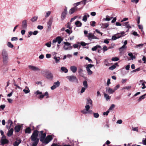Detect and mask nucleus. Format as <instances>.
Segmentation results:
<instances>
[{
    "label": "nucleus",
    "instance_id": "52",
    "mask_svg": "<svg viewBox=\"0 0 146 146\" xmlns=\"http://www.w3.org/2000/svg\"><path fill=\"white\" fill-rule=\"evenodd\" d=\"M93 66L94 65L92 64H89L87 66L86 68H89V69H90V68H92Z\"/></svg>",
    "mask_w": 146,
    "mask_h": 146
},
{
    "label": "nucleus",
    "instance_id": "14",
    "mask_svg": "<svg viewBox=\"0 0 146 146\" xmlns=\"http://www.w3.org/2000/svg\"><path fill=\"white\" fill-rule=\"evenodd\" d=\"M27 26V21L26 20H25L22 22V28L24 29H26Z\"/></svg>",
    "mask_w": 146,
    "mask_h": 146
},
{
    "label": "nucleus",
    "instance_id": "39",
    "mask_svg": "<svg viewBox=\"0 0 146 146\" xmlns=\"http://www.w3.org/2000/svg\"><path fill=\"white\" fill-rule=\"evenodd\" d=\"M119 38H120V37L117 36L115 35H114L112 36V39L113 40H115Z\"/></svg>",
    "mask_w": 146,
    "mask_h": 146
},
{
    "label": "nucleus",
    "instance_id": "62",
    "mask_svg": "<svg viewBox=\"0 0 146 146\" xmlns=\"http://www.w3.org/2000/svg\"><path fill=\"white\" fill-rule=\"evenodd\" d=\"M142 142L143 145H146V138L145 139H143Z\"/></svg>",
    "mask_w": 146,
    "mask_h": 146
},
{
    "label": "nucleus",
    "instance_id": "26",
    "mask_svg": "<svg viewBox=\"0 0 146 146\" xmlns=\"http://www.w3.org/2000/svg\"><path fill=\"white\" fill-rule=\"evenodd\" d=\"M129 23V22H127L125 23H124L123 25H125L126 26V27L128 28V30L130 28H131V27L129 25H128V24Z\"/></svg>",
    "mask_w": 146,
    "mask_h": 146
},
{
    "label": "nucleus",
    "instance_id": "63",
    "mask_svg": "<svg viewBox=\"0 0 146 146\" xmlns=\"http://www.w3.org/2000/svg\"><path fill=\"white\" fill-rule=\"evenodd\" d=\"M65 31L66 33H67L69 34H70L72 32V31L70 32V30L68 29H67Z\"/></svg>",
    "mask_w": 146,
    "mask_h": 146
},
{
    "label": "nucleus",
    "instance_id": "27",
    "mask_svg": "<svg viewBox=\"0 0 146 146\" xmlns=\"http://www.w3.org/2000/svg\"><path fill=\"white\" fill-rule=\"evenodd\" d=\"M145 96H146V94L140 96L139 98L138 99V102H140L142 99H144L145 98Z\"/></svg>",
    "mask_w": 146,
    "mask_h": 146
},
{
    "label": "nucleus",
    "instance_id": "20",
    "mask_svg": "<svg viewBox=\"0 0 146 146\" xmlns=\"http://www.w3.org/2000/svg\"><path fill=\"white\" fill-rule=\"evenodd\" d=\"M106 89L108 92L110 94H113L115 91L114 90H113L110 88H109L108 89V88H106Z\"/></svg>",
    "mask_w": 146,
    "mask_h": 146
},
{
    "label": "nucleus",
    "instance_id": "18",
    "mask_svg": "<svg viewBox=\"0 0 146 146\" xmlns=\"http://www.w3.org/2000/svg\"><path fill=\"white\" fill-rule=\"evenodd\" d=\"M31 129L30 127H28L26 128L25 130V132L26 133H30L31 132Z\"/></svg>",
    "mask_w": 146,
    "mask_h": 146
},
{
    "label": "nucleus",
    "instance_id": "24",
    "mask_svg": "<svg viewBox=\"0 0 146 146\" xmlns=\"http://www.w3.org/2000/svg\"><path fill=\"white\" fill-rule=\"evenodd\" d=\"M75 25L77 27H80L82 26V23L79 21H77L75 23Z\"/></svg>",
    "mask_w": 146,
    "mask_h": 146
},
{
    "label": "nucleus",
    "instance_id": "49",
    "mask_svg": "<svg viewBox=\"0 0 146 146\" xmlns=\"http://www.w3.org/2000/svg\"><path fill=\"white\" fill-rule=\"evenodd\" d=\"M90 108V106H89V105H87L85 106V108H86V109L85 110H86L87 111H88V110H89Z\"/></svg>",
    "mask_w": 146,
    "mask_h": 146
},
{
    "label": "nucleus",
    "instance_id": "15",
    "mask_svg": "<svg viewBox=\"0 0 146 146\" xmlns=\"http://www.w3.org/2000/svg\"><path fill=\"white\" fill-rule=\"evenodd\" d=\"M70 70L74 73H75L77 70V68L76 66H73L70 67Z\"/></svg>",
    "mask_w": 146,
    "mask_h": 146
},
{
    "label": "nucleus",
    "instance_id": "22",
    "mask_svg": "<svg viewBox=\"0 0 146 146\" xmlns=\"http://www.w3.org/2000/svg\"><path fill=\"white\" fill-rule=\"evenodd\" d=\"M118 65V64L117 63H115L114 64L110 67L109 68V70H113L116 67V66Z\"/></svg>",
    "mask_w": 146,
    "mask_h": 146
},
{
    "label": "nucleus",
    "instance_id": "34",
    "mask_svg": "<svg viewBox=\"0 0 146 146\" xmlns=\"http://www.w3.org/2000/svg\"><path fill=\"white\" fill-rule=\"evenodd\" d=\"M83 71V70L81 68L79 69L78 70V73L79 75L82 77H83V76L82 75L83 74L82 73Z\"/></svg>",
    "mask_w": 146,
    "mask_h": 146
},
{
    "label": "nucleus",
    "instance_id": "61",
    "mask_svg": "<svg viewBox=\"0 0 146 146\" xmlns=\"http://www.w3.org/2000/svg\"><path fill=\"white\" fill-rule=\"evenodd\" d=\"M131 2L133 3H137L138 2L139 0H131Z\"/></svg>",
    "mask_w": 146,
    "mask_h": 146
},
{
    "label": "nucleus",
    "instance_id": "53",
    "mask_svg": "<svg viewBox=\"0 0 146 146\" xmlns=\"http://www.w3.org/2000/svg\"><path fill=\"white\" fill-rule=\"evenodd\" d=\"M18 40V38L17 37H12L11 39V40L12 41L14 40Z\"/></svg>",
    "mask_w": 146,
    "mask_h": 146
},
{
    "label": "nucleus",
    "instance_id": "8",
    "mask_svg": "<svg viewBox=\"0 0 146 146\" xmlns=\"http://www.w3.org/2000/svg\"><path fill=\"white\" fill-rule=\"evenodd\" d=\"M86 36H87L89 40L91 39H98L96 36H94L93 34L92 33H89L88 35H86Z\"/></svg>",
    "mask_w": 146,
    "mask_h": 146
},
{
    "label": "nucleus",
    "instance_id": "13",
    "mask_svg": "<svg viewBox=\"0 0 146 146\" xmlns=\"http://www.w3.org/2000/svg\"><path fill=\"white\" fill-rule=\"evenodd\" d=\"M77 7H74L71 8L69 11V14L70 15H72L76 11H77Z\"/></svg>",
    "mask_w": 146,
    "mask_h": 146
},
{
    "label": "nucleus",
    "instance_id": "37",
    "mask_svg": "<svg viewBox=\"0 0 146 146\" xmlns=\"http://www.w3.org/2000/svg\"><path fill=\"white\" fill-rule=\"evenodd\" d=\"M93 115L94 117L96 118H98L99 116V114L97 113H93Z\"/></svg>",
    "mask_w": 146,
    "mask_h": 146
},
{
    "label": "nucleus",
    "instance_id": "3",
    "mask_svg": "<svg viewBox=\"0 0 146 146\" xmlns=\"http://www.w3.org/2000/svg\"><path fill=\"white\" fill-rule=\"evenodd\" d=\"M3 56V61L4 64L7 65L8 62V55L7 51L3 49L2 51Z\"/></svg>",
    "mask_w": 146,
    "mask_h": 146
},
{
    "label": "nucleus",
    "instance_id": "57",
    "mask_svg": "<svg viewBox=\"0 0 146 146\" xmlns=\"http://www.w3.org/2000/svg\"><path fill=\"white\" fill-rule=\"evenodd\" d=\"M87 88H85L84 87H82V89L81 91V93H82L84 92L85 90Z\"/></svg>",
    "mask_w": 146,
    "mask_h": 146
},
{
    "label": "nucleus",
    "instance_id": "36",
    "mask_svg": "<svg viewBox=\"0 0 146 146\" xmlns=\"http://www.w3.org/2000/svg\"><path fill=\"white\" fill-rule=\"evenodd\" d=\"M86 70L88 73L89 75H91L92 74V72L89 68H86Z\"/></svg>",
    "mask_w": 146,
    "mask_h": 146
},
{
    "label": "nucleus",
    "instance_id": "2",
    "mask_svg": "<svg viewBox=\"0 0 146 146\" xmlns=\"http://www.w3.org/2000/svg\"><path fill=\"white\" fill-rule=\"evenodd\" d=\"M38 130H35L30 138L31 141L33 142L32 146H36L39 142V139L38 137Z\"/></svg>",
    "mask_w": 146,
    "mask_h": 146
},
{
    "label": "nucleus",
    "instance_id": "33",
    "mask_svg": "<svg viewBox=\"0 0 146 146\" xmlns=\"http://www.w3.org/2000/svg\"><path fill=\"white\" fill-rule=\"evenodd\" d=\"M83 85L85 88H88V83L86 81H84L83 82Z\"/></svg>",
    "mask_w": 146,
    "mask_h": 146
},
{
    "label": "nucleus",
    "instance_id": "47",
    "mask_svg": "<svg viewBox=\"0 0 146 146\" xmlns=\"http://www.w3.org/2000/svg\"><path fill=\"white\" fill-rule=\"evenodd\" d=\"M51 43L50 42H49L45 44V45L48 47H50L51 46Z\"/></svg>",
    "mask_w": 146,
    "mask_h": 146
},
{
    "label": "nucleus",
    "instance_id": "16",
    "mask_svg": "<svg viewBox=\"0 0 146 146\" xmlns=\"http://www.w3.org/2000/svg\"><path fill=\"white\" fill-rule=\"evenodd\" d=\"M13 130H14L13 128H11L8 131V132L7 133V135L8 137L11 136L13 135Z\"/></svg>",
    "mask_w": 146,
    "mask_h": 146
},
{
    "label": "nucleus",
    "instance_id": "58",
    "mask_svg": "<svg viewBox=\"0 0 146 146\" xmlns=\"http://www.w3.org/2000/svg\"><path fill=\"white\" fill-rule=\"evenodd\" d=\"M64 44L65 45L67 46H69L71 45V44L68 42H64Z\"/></svg>",
    "mask_w": 146,
    "mask_h": 146
},
{
    "label": "nucleus",
    "instance_id": "64",
    "mask_svg": "<svg viewBox=\"0 0 146 146\" xmlns=\"http://www.w3.org/2000/svg\"><path fill=\"white\" fill-rule=\"evenodd\" d=\"M80 44L82 46H85L86 44L85 42H81Z\"/></svg>",
    "mask_w": 146,
    "mask_h": 146
},
{
    "label": "nucleus",
    "instance_id": "38",
    "mask_svg": "<svg viewBox=\"0 0 146 146\" xmlns=\"http://www.w3.org/2000/svg\"><path fill=\"white\" fill-rule=\"evenodd\" d=\"M7 45L9 47L11 48H12L13 47V45L10 42H8Z\"/></svg>",
    "mask_w": 146,
    "mask_h": 146
},
{
    "label": "nucleus",
    "instance_id": "11",
    "mask_svg": "<svg viewBox=\"0 0 146 146\" xmlns=\"http://www.w3.org/2000/svg\"><path fill=\"white\" fill-rule=\"evenodd\" d=\"M22 126L20 125H17L14 128L15 132H19L21 129L22 130Z\"/></svg>",
    "mask_w": 146,
    "mask_h": 146
},
{
    "label": "nucleus",
    "instance_id": "55",
    "mask_svg": "<svg viewBox=\"0 0 146 146\" xmlns=\"http://www.w3.org/2000/svg\"><path fill=\"white\" fill-rule=\"evenodd\" d=\"M37 28L38 29H39L40 30H42L43 29V27L42 26L38 25L37 27Z\"/></svg>",
    "mask_w": 146,
    "mask_h": 146
},
{
    "label": "nucleus",
    "instance_id": "35",
    "mask_svg": "<svg viewBox=\"0 0 146 146\" xmlns=\"http://www.w3.org/2000/svg\"><path fill=\"white\" fill-rule=\"evenodd\" d=\"M54 59L55 60L56 63H58L59 62L60 58L59 57H54Z\"/></svg>",
    "mask_w": 146,
    "mask_h": 146
},
{
    "label": "nucleus",
    "instance_id": "54",
    "mask_svg": "<svg viewBox=\"0 0 146 146\" xmlns=\"http://www.w3.org/2000/svg\"><path fill=\"white\" fill-rule=\"evenodd\" d=\"M67 27L69 28L70 29H72V28L70 27V23L68 22V23Z\"/></svg>",
    "mask_w": 146,
    "mask_h": 146
},
{
    "label": "nucleus",
    "instance_id": "25",
    "mask_svg": "<svg viewBox=\"0 0 146 146\" xmlns=\"http://www.w3.org/2000/svg\"><path fill=\"white\" fill-rule=\"evenodd\" d=\"M87 105H88V104H90V105H91L92 106V102L91 99L90 98H88L87 99Z\"/></svg>",
    "mask_w": 146,
    "mask_h": 146
},
{
    "label": "nucleus",
    "instance_id": "29",
    "mask_svg": "<svg viewBox=\"0 0 146 146\" xmlns=\"http://www.w3.org/2000/svg\"><path fill=\"white\" fill-rule=\"evenodd\" d=\"M21 143V141L19 140H18L17 141H16L14 144V146H18V145L19 143Z\"/></svg>",
    "mask_w": 146,
    "mask_h": 146
},
{
    "label": "nucleus",
    "instance_id": "48",
    "mask_svg": "<svg viewBox=\"0 0 146 146\" xmlns=\"http://www.w3.org/2000/svg\"><path fill=\"white\" fill-rule=\"evenodd\" d=\"M146 82L145 81H144L142 84L143 86V87H142V89H144L146 88V86L145 84L146 83Z\"/></svg>",
    "mask_w": 146,
    "mask_h": 146
},
{
    "label": "nucleus",
    "instance_id": "59",
    "mask_svg": "<svg viewBox=\"0 0 146 146\" xmlns=\"http://www.w3.org/2000/svg\"><path fill=\"white\" fill-rule=\"evenodd\" d=\"M120 87V86L119 84L117 85L114 88V91L116 90L118 88Z\"/></svg>",
    "mask_w": 146,
    "mask_h": 146
},
{
    "label": "nucleus",
    "instance_id": "5",
    "mask_svg": "<svg viewBox=\"0 0 146 146\" xmlns=\"http://www.w3.org/2000/svg\"><path fill=\"white\" fill-rule=\"evenodd\" d=\"M46 77L48 79L52 80L53 78V75L49 71L46 70L45 71Z\"/></svg>",
    "mask_w": 146,
    "mask_h": 146
},
{
    "label": "nucleus",
    "instance_id": "19",
    "mask_svg": "<svg viewBox=\"0 0 146 146\" xmlns=\"http://www.w3.org/2000/svg\"><path fill=\"white\" fill-rule=\"evenodd\" d=\"M87 0H83L81 2H78L76 3L75 4L76 5V6L75 7L77 6L78 5H80L81 4H84V5H85L86 3Z\"/></svg>",
    "mask_w": 146,
    "mask_h": 146
},
{
    "label": "nucleus",
    "instance_id": "23",
    "mask_svg": "<svg viewBox=\"0 0 146 146\" xmlns=\"http://www.w3.org/2000/svg\"><path fill=\"white\" fill-rule=\"evenodd\" d=\"M25 89L23 90V91L25 94H28L30 92V91L28 87L26 86Z\"/></svg>",
    "mask_w": 146,
    "mask_h": 146
},
{
    "label": "nucleus",
    "instance_id": "51",
    "mask_svg": "<svg viewBox=\"0 0 146 146\" xmlns=\"http://www.w3.org/2000/svg\"><path fill=\"white\" fill-rule=\"evenodd\" d=\"M102 25L104 27V28H106L108 27L109 25L108 24H102Z\"/></svg>",
    "mask_w": 146,
    "mask_h": 146
},
{
    "label": "nucleus",
    "instance_id": "21",
    "mask_svg": "<svg viewBox=\"0 0 146 146\" xmlns=\"http://www.w3.org/2000/svg\"><path fill=\"white\" fill-rule=\"evenodd\" d=\"M56 38L57 42L58 43V44H60L63 40V39L60 36L57 37Z\"/></svg>",
    "mask_w": 146,
    "mask_h": 146
},
{
    "label": "nucleus",
    "instance_id": "7",
    "mask_svg": "<svg viewBox=\"0 0 146 146\" xmlns=\"http://www.w3.org/2000/svg\"><path fill=\"white\" fill-rule=\"evenodd\" d=\"M66 78L68 79L70 82H73L75 80H77L76 77L74 75L68 76L66 77Z\"/></svg>",
    "mask_w": 146,
    "mask_h": 146
},
{
    "label": "nucleus",
    "instance_id": "1",
    "mask_svg": "<svg viewBox=\"0 0 146 146\" xmlns=\"http://www.w3.org/2000/svg\"><path fill=\"white\" fill-rule=\"evenodd\" d=\"M37 133L38 136V135L40 141L43 143L48 144L53 139V138L51 135H48L46 137V133H44L43 131H38Z\"/></svg>",
    "mask_w": 146,
    "mask_h": 146
},
{
    "label": "nucleus",
    "instance_id": "10",
    "mask_svg": "<svg viewBox=\"0 0 146 146\" xmlns=\"http://www.w3.org/2000/svg\"><path fill=\"white\" fill-rule=\"evenodd\" d=\"M60 82L59 81H58L54 83L53 85L51 87V89L53 90L56 88L57 87H58L60 85Z\"/></svg>",
    "mask_w": 146,
    "mask_h": 146
},
{
    "label": "nucleus",
    "instance_id": "40",
    "mask_svg": "<svg viewBox=\"0 0 146 146\" xmlns=\"http://www.w3.org/2000/svg\"><path fill=\"white\" fill-rule=\"evenodd\" d=\"M115 107V105L114 104H112L109 108V110H113L114 108Z\"/></svg>",
    "mask_w": 146,
    "mask_h": 146
},
{
    "label": "nucleus",
    "instance_id": "50",
    "mask_svg": "<svg viewBox=\"0 0 146 146\" xmlns=\"http://www.w3.org/2000/svg\"><path fill=\"white\" fill-rule=\"evenodd\" d=\"M88 111H87L86 110H84L81 111V112L84 114H86L88 113Z\"/></svg>",
    "mask_w": 146,
    "mask_h": 146
},
{
    "label": "nucleus",
    "instance_id": "12",
    "mask_svg": "<svg viewBox=\"0 0 146 146\" xmlns=\"http://www.w3.org/2000/svg\"><path fill=\"white\" fill-rule=\"evenodd\" d=\"M28 67L31 70L35 71H40V69L34 66L29 65L28 66Z\"/></svg>",
    "mask_w": 146,
    "mask_h": 146
},
{
    "label": "nucleus",
    "instance_id": "46",
    "mask_svg": "<svg viewBox=\"0 0 146 146\" xmlns=\"http://www.w3.org/2000/svg\"><path fill=\"white\" fill-rule=\"evenodd\" d=\"M51 14V11H48L46 13V14L45 16L47 18L49 17Z\"/></svg>",
    "mask_w": 146,
    "mask_h": 146
},
{
    "label": "nucleus",
    "instance_id": "31",
    "mask_svg": "<svg viewBox=\"0 0 146 146\" xmlns=\"http://www.w3.org/2000/svg\"><path fill=\"white\" fill-rule=\"evenodd\" d=\"M61 69L62 71L64 72L65 73H67L68 72V70L65 67H62L61 68Z\"/></svg>",
    "mask_w": 146,
    "mask_h": 146
},
{
    "label": "nucleus",
    "instance_id": "42",
    "mask_svg": "<svg viewBox=\"0 0 146 146\" xmlns=\"http://www.w3.org/2000/svg\"><path fill=\"white\" fill-rule=\"evenodd\" d=\"M125 48V46L123 45L121 47L119 48V50L120 52H122L123 50V49Z\"/></svg>",
    "mask_w": 146,
    "mask_h": 146
},
{
    "label": "nucleus",
    "instance_id": "44",
    "mask_svg": "<svg viewBox=\"0 0 146 146\" xmlns=\"http://www.w3.org/2000/svg\"><path fill=\"white\" fill-rule=\"evenodd\" d=\"M82 20L84 22L87 21V17L86 15H85L83 17Z\"/></svg>",
    "mask_w": 146,
    "mask_h": 146
},
{
    "label": "nucleus",
    "instance_id": "9",
    "mask_svg": "<svg viewBox=\"0 0 146 146\" xmlns=\"http://www.w3.org/2000/svg\"><path fill=\"white\" fill-rule=\"evenodd\" d=\"M53 17H51L50 18L49 21L47 22V26L48 29H50L51 28V26L53 21Z\"/></svg>",
    "mask_w": 146,
    "mask_h": 146
},
{
    "label": "nucleus",
    "instance_id": "43",
    "mask_svg": "<svg viewBox=\"0 0 146 146\" xmlns=\"http://www.w3.org/2000/svg\"><path fill=\"white\" fill-rule=\"evenodd\" d=\"M119 60V59L117 57H113L112 58L111 60L113 61H117Z\"/></svg>",
    "mask_w": 146,
    "mask_h": 146
},
{
    "label": "nucleus",
    "instance_id": "45",
    "mask_svg": "<svg viewBox=\"0 0 146 146\" xmlns=\"http://www.w3.org/2000/svg\"><path fill=\"white\" fill-rule=\"evenodd\" d=\"M91 22L92 23L90 24L91 26L94 27L96 26V22L94 21H92Z\"/></svg>",
    "mask_w": 146,
    "mask_h": 146
},
{
    "label": "nucleus",
    "instance_id": "17",
    "mask_svg": "<svg viewBox=\"0 0 146 146\" xmlns=\"http://www.w3.org/2000/svg\"><path fill=\"white\" fill-rule=\"evenodd\" d=\"M67 14V13L64 12H62L61 15V20H63L65 18Z\"/></svg>",
    "mask_w": 146,
    "mask_h": 146
},
{
    "label": "nucleus",
    "instance_id": "41",
    "mask_svg": "<svg viewBox=\"0 0 146 146\" xmlns=\"http://www.w3.org/2000/svg\"><path fill=\"white\" fill-rule=\"evenodd\" d=\"M128 55L132 59H133V58H135V56H133V54H132V53H128Z\"/></svg>",
    "mask_w": 146,
    "mask_h": 146
},
{
    "label": "nucleus",
    "instance_id": "30",
    "mask_svg": "<svg viewBox=\"0 0 146 146\" xmlns=\"http://www.w3.org/2000/svg\"><path fill=\"white\" fill-rule=\"evenodd\" d=\"M38 19V17L37 16H34L31 19V21L33 22H34L35 21H36Z\"/></svg>",
    "mask_w": 146,
    "mask_h": 146
},
{
    "label": "nucleus",
    "instance_id": "56",
    "mask_svg": "<svg viewBox=\"0 0 146 146\" xmlns=\"http://www.w3.org/2000/svg\"><path fill=\"white\" fill-rule=\"evenodd\" d=\"M85 59L86 60H88V61L90 62H91V63L92 62V60L91 59H90V58H89L88 57H86L85 58Z\"/></svg>",
    "mask_w": 146,
    "mask_h": 146
},
{
    "label": "nucleus",
    "instance_id": "6",
    "mask_svg": "<svg viewBox=\"0 0 146 146\" xmlns=\"http://www.w3.org/2000/svg\"><path fill=\"white\" fill-rule=\"evenodd\" d=\"M1 144L2 145H4L6 144H7L9 143V141L8 139H7L6 138V137L5 136H2L1 140Z\"/></svg>",
    "mask_w": 146,
    "mask_h": 146
},
{
    "label": "nucleus",
    "instance_id": "28",
    "mask_svg": "<svg viewBox=\"0 0 146 146\" xmlns=\"http://www.w3.org/2000/svg\"><path fill=\"white\" fill-rule=\"evenodd\" d=\"M101 46L99 45H96V46L93 47L92 48V50L93 51H96L98 48H101Z\"/></svg>",
    "mask_w": 146,
    "mask_h": 146
},
{
    "label": "nucleus",
    "instance_id": "60",
    "mask_svg": "<svg viewBox=\"0 0 146 146\" xmlns=\"http://www.w3.org/2000/svg\"><path fill=\"white\" fill-rule=\"evenodd\" d=\"M8 121L9 123L10 124V127H11L13 124V122L10 119Z\"/></svg>",
    "mask_w": 146,
    "mask_h": 146
},
{
    "label": "nucleus",
    "instance_id": "4",
    "mask_svg": "<svg viewBox=\"0 0 146 146\" xmlns=\"http://www.w3.org/2000/svg\"><path fill=\"white\" fill-rule=\"evenodd\" d=\"M42 92H40L38 90H37L36 92L35 93V94H36V95L40 94L39 97H38L39 99H42L44 98V96H46V98H49L48 94L47 92H46L44 94H42Z\"/></svg>",
    "mask_w": 146,
    "mask_h": 146
},
{
    "label": "nucleus",
    "instance_id": "32",
    "mask_svg": "<svg viewBox=\"0 0 146 146\" xmlns=\"http://www.w3.org/2000/svg\"><path fill=\"white\" fill-rule=\"evenodd\" d=\"M104 96L107 101H108L110 98V96L104 93Z\"/></svg>",
    "mask_w": 146,
    "mask_h": 146
}]
</instances>
